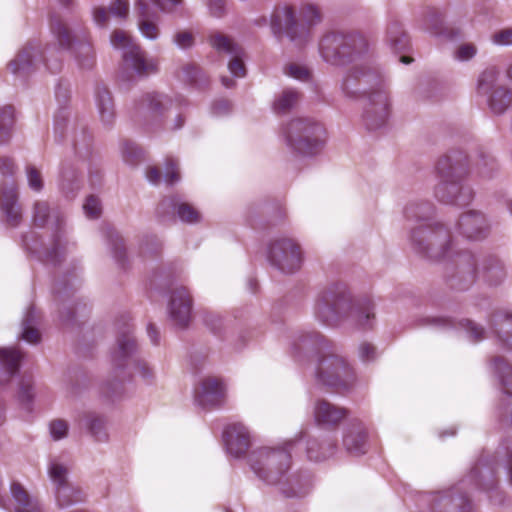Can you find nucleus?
Instances as JSON below:
<instances>
[{"mask_svg": "<svg viewBox=\"0 0 512 512\" xmlns=\"http://www.w3.org/2000/svg\"><path fill=\"white\" fill-rule=\"evenodd\" d=\"M410 240L414 250L423 257L446 261L444 278L452 289L467 290L478 279L497 286L506 278L505 264L497 255L457 251L450 232L441 224H421L413 228Z\"/></svg>", "mask_w": 512, "mask_h": 512, "instance_id": "obj_1", "label": "nucleus"}, {"mask_svg": "<svg viewBox=\"0 0 512 512\" xmlns=\"http://www.w3.org/2000/svg\"><path fill=\"white\" fill-rule=\"evenodd\" d=\"M497 465L494 459L488 456L481 457L455 486L430 493L428 501L431 512H471L469 494L475 490L494 493L495 495H489L490 500L494 504H502V497L497 490Z\"/></svg>", "mask_w": 512, "mask_h": 512, "instance_id": "obj_2", "label": "nucleus"}, {"mask_svg": "<svg viewBox=\"0 0 512 512\" xmlns=\"http://www.w3.org/2000/svg\"><path fill=\"white\" fill-rule=\"evenodd\" d=\"M341 90L347 97L368 93L363 112V122L370 131H376L388 121L390 101L386 81L376 69L362 65L350 68L341 81Z\"/></svg>", "mask_w": 512, "mask_h": 512, "instance_id": "obj_3", "label": "nucleus"}, {"mask_svg": "<svg viewBox=\"0 0 512 512\" xmlns=\"http://www.w3.org/2000/svg\"><path fill=\"white\" fill-rule=\"evenodd\" d=\"M304 435L297 440H289L281 449L260 447L249 455V465L257 477L271 485H278L286 497H302L309 491L310 480L298 475H287L291 464V453Z\"/></svg>", "mask_w": 512, "mask_h": 512, "instance_id": "obj_4", "label": "nucleus"}, {"mask_svg": "<svg viewBox=\"0 0 512 512\" xmlns=\"http://www.w3.org/2000/svg\"><path fill=\"white\" fill-rule=\"evenodd\" d=\"M314 317L325 326H337L349 319L361 329L372 328L375 322L374 304L369 298L354 299L343 285H333L318 294Z\"/></svg>", "mask_w": 512, "mask_h": 512, "instance_id": "obj_5", "label": "nucleus"}, {"mask_svg": "<svg viewBox=\"0 0 512 512\" xmlns=\"http://www.w3.org/2000/svg\"><path fill=\"white\" fill-rule=\"evenodd\" d=\"M436 171L440 181L434 194L439 201L462 206L472 200L471 188L462 184L468 172L467 157L463 152L452 151L442 156L436 164Z\"/></svg>", "mask_w": 512, "mask_h": 512, "instance_id": "obj_6", "label": "nucleus"}, {"mask_svg": "<svg viewBox=\"0 0 512 512\" xmlns=\"http://www.w3.org/2000/svg\"><path fill=\"white\" fill-rule=\"evenodd\" d=\"M283 136L289 151L297 157H313L320 153L325 140L324 126L312 118H296L283 128Z\"/></svg>", "mask_w": 512, "mask_h": 512, "instance_id": "obj_7", "label": "nucleus"}, {"mask_svg": "<svg viewBox=\"0 0 512 512\" xmlns=\"http://www.w3.org/2000/svg\"><path fill=\"white\" fill-rule=\"evenodd\" d=\"M129 324L119 330L116 347L111 353V373L104 389L109 397H119L124 393V384L132 380V374L127 368L131 357L137 351V344L132 336Z\"/></svg>", "mask_w": 512, "mask_h": 512, "instance_id": "obj_8", "label": "nucleus"}, {"mask_svg": "<svg viewBox=\"0 0 512 512\" xmlns=\"http://www.w3.org/2000/svg\"><path fill=\"white\" fill-rule=\"evenodd\" d=\"M367 51V42L358 33L329 32L319 42L322 59L331 65L344 66Z\"/></svg>", "mask_w": 512, "mask_h": 512, "instance_id": "obj_9", "label": "nucleus"}, {"mask_svg": "<svg viewBox=\"0 0 512 512\" xmlns=\"http://www.w3.org/2000/svg\"><path fill=\"white\" fill-rule=\"evenodd\" d=\"M301 16L305 24L297 22L294 11L291 7L285 6L277 10L271 19V28L278 37L282 34V23L284 24V33L289 40L296 46H304L311 38L310 29L321 22V12L313 4L303 5Z\"/></svg>", "mask_w": 512, "mask_h": 512, "instance_id": "obj_10", "label": "nucleus"}, {"mask_svg": "<svg viewBox=\"0 0 512 512\" xmlns=\"http://www.w3.org/2000/svg\"><path fill=\"white\" fill-rule=\"evenodd\" d=\"M318 384L332 389L337 393H347L356 384L353 367L341 355L333 352L321 354L314 372Z\"/></svg>", "mask_w": 512, "mask_h": 512, "instance_id": "obj_11", "label": "nucleus"}, {"mask_svg": "<svg viewBox=\"0 0 512 512\" xmlns=\"http://www.w3.org/2000/svg\"><path fill=\"white\" fill-rule=\"evenodd\" d=\"M32 209V218L35 225L42 227L50 222L54 228L52 245L51 248L46 250L45 258L47 261L57 264L69 246L63 228L64 215L58 210H51L49 203L44 200H36Z\"/></svg>", "mask_w": 512, "mask_h": 512, "instance_id": "obj_12", "label": "nucleus"}, {"mask_svg": "<svg viewBox=\"0 0 512 512\" xmlns=\"http://www.w3.org/2000/svg\"><path fill=\"white\" fill-rule=\"evenodd\" d=\"M175 102L174 99L162 93H146L135 103L134 120L149 129L159 127L167 118L168 112L175 106Z\"/></svg>", "mask_w": 512, "mask_h": 512, "instance_id": "obj_13", "label": "nucleus"}, {"mask_svg": "<svg viewBox=\"0 0 512 512\" xmlns=\"http://www.w3.org/2000/svg\"><path fill=\"white\" fill-rule=\"evenodd\" d=\"M51 32L63 50L72 47L74 39H79L75 46V58L82 69H91L95 63V55L91 44L87 41H80L86 38V32L83 29L75 30L71 33L69 27L60 18L51 19Z\"/></svg>", "mask_w": 512, "mask_h": 512, "instance_id": "obj_14", "label": "nucleus"}, {"mask_svg": "<svg viewBox=\"0 0 512 512\" xmlns=\"http://www.w3.org/2000/svg\"><path fill=\"white\" fill-rule=\"evenodd\" d=\"M110 43L115 49L123 51V61L127 68L132 69L137 75L145 76L157 71L154 60L148 59L144 51L122 30H115L110 37Z\"/></svg>", "mask_w": 512, "mask_h": 512, "instance_id": "obj_15", "label": "nucleus"}, {"mask_svg": "<svg viewBox=\"0 0 512 512\" xmlns=\"http://www.w3.org/2000/svg\"><path fill=\"white\" fill-rule=\"evenodd\" d=\"M270 263L283 273L291 274L298 271L303 262L300 245L291 238L275 239L269 246Z\"/></svg>", "mask_w": 512, "mask_h": 512, "instance_id": "obj_16", "label": "nucleus"}, {"mask_svg": "<svg viewBox=\"0 0 512 512\" xmlns=\"http://www.w3.org/2000/svg\"><path fill=\"white\" fill-rule=\"evenodd\" d=\"M225 396L224 383L215 377L203 378L194 391L195 403L204 409L220 407L224 403Z\"/></svg>", "mask_w": 512, "mask_h": 512, "instance_id": "obj_17", "label": "nucleus"}, {"mask_svg": "<svg viewBox=\"0 0 512 512\" xmlns=\"http://www.w3.org/2000/svg\"><path fill=\"white\" fill-rule=\"evenodd\" d=\"M210 45L220 53H225L231 56V60L228 64V69L235 77H244L246 69L242 58L244 51L232 38L221 34L215 33L210 36Z\"/></svg>", "mask_w": 512, "mask_h": 512, "instance_id": "obj_18", "label": "nucleus"}, {"mask_svg": "<svg viewBox=\"0 0 512 512\" xmlns=\"http://www.w3.org/2000/svg\"><path fill=\"white\" fill-rule=\"evenodd\" d=\"M223 441L227 453L234 458H240L246 454L251 445V434L244 424L233 423L225 428Z\"/></svg>", "mask_w": 512, "mask_h": 512, "instance_id": "obj_19", "label": "nucleus"}, {"mask_svg": "<svg viewBox=\"0 0 512 512\" xmlns=\"http://www.w3.org/2000/svg\"><path fill=\"white\" fill-rule=\"evenodd\" d=\"M456 228L467 239L482 240L488 236L490 224L481 212L469 211L460 216Z\"/></svg>", "mask_w": 512, "mask_h": 512, "instance_id": "obj_20", "label": "nucleus"}, {"mask_svg": "<svg viewBox=\"0 0 512 512\" xmlns=\"http://www.w3.org/2000/svg\"><path fill=\"white\" fill-rule=\"evenodd\" d=\"M169 316L175 325L186 327L191 318L192 298L183 286L173 290L168 306Z\"/></svg>", "mask_w": 512, "mask_h": 512, "instance_id": "obj_21", "label": "nucleus"}, {"mask_svg": "<svg viewBox=\"0 0 512 512\" xmlns=\"http://www.w3.org/2000/svg\"><path fill=\"white\" fill-rule=\"evenodd\" d=\"M347 415L348 411L344 407L337 406L325 399H319L314 404L313 417L315 424L319 427H336Z\"/></svg>", "mask_w": 512, "mask_h": 512, "instance_id": "obj_22", "label": "nucleus"}, {"mask_svg": "<svg viewBox=\"0 0 512 512\" xmlns=\"http://www.w3.org/2000/svg\"><path fill=\"white\" fill-rule=\"evenodd\" d=\"M368 434L364 424L360 421L349 423L343 434V446L347 453L360 456L367 452Z\"/></svg>", "mask_w": 512, "mask_h": 512, "instance_id": "obj_23", "label": "nucleus"}, {"mask_svg": "<svg viewBox=\"0 0 512 512\" xmlns=\"http://www.w3.org/2000/svg\"><path fill=\"white\" fill-rule=\"evenodd\" d=\"M326 343L324 336L318 332H298L291 343L292 354L298 361H301L302 354L320 352L326 347Z\"/></svg>", "mask_w": 512, "mask_h": 512, "instance_id": "obj_24", "label": "nucleus"}, {"mask_svg": "<svg viewBox=\"0 0 512 512\" xmlns=\"http://www.w3.org/2000/svg\"><path fill=\"white\" fill-rule=\"evenodd\" d=\"M40 54L37 45L28 44L9 62L8 68L15 76L25 78L34 71Z\"/></svg>", "mask_w": 512, "mask_h": 512, "instance_id": "obj_25", "label": "nucleus"}, {"mask_svg": "<svg viewBox=\"0 0 512 512\" xmlns=\"http://www.w3.org/2000/svg\"><path fill=\"white\" fill-rule=\"evenodd\" d=\"M0 210L6 223L17 227L22 221V208L18 202V192L15 186L4 187L0 190Z\"/></svg>", "mask_w": 512, "mask_h": 512, "instance_id": "obj_26", "label": "nucleus"}, {"mask_svg": "<svg viewBox=\"0 0 512 512\" xmlns=\"http://www.w3.org/2000/svg\"><path fill=\"white\" fill-rule=\"evenodd\" d=\"M171 211L176 212L178 217L187 223H196L200 220V214L191 205L180 203L177 198L164 199L157 208L159 216L163 217Z\"/></svg>", "mask_w": 512, "mask_h": 512, "instance_id": "obj_27", "label": "nucleus"}, {"mask_svg": "<svg viewBox=\"0 0 512 512\" xmlns=\"http://www.w3.org/2000/svg\"><path fill=\"white\" fill-rule=\"evenodd\" d=\"M493 333L499 345L507 351L512 350V315L497 312L492 318Z\"/></svg>", "mask_w": 512, "mask_h": 512, "instance_id": "obj_28", "label": "nucleus"}, {"mask_svg": "<svg viewBox=\"0 0 512 512\" xmlns=\"http://www.w3.org/2000/svg\"><path fill=\"white\" fill-rule=\"evenodd\" d=\"M337 451L336 440L325 438L321 441L309 439L306 441L307 457L315 462L324 461L332 457Z\"/></svg>", "mask_w": 512, "mask_h": 512, "instance_id": "obj_29", "label": "nucleus"}, {"mask_svg": "<svg viewBox=\"0 0 512 512\" xmlns=\"http://www.w3.org/2000/svg\"><path fill=\"white\" fill-rule=\"evenodd\" d=\"M96 106L101 122L110 126L115 120V109L111 93L105 86H98L96 89Z\"/></svg>", "mask_w": 512, "mask_h": 512, "instance_id": "obj_30", "label": "nucleus"}, {"mask_svg": "<svg viewBox=\"0 0 512 512\" xmlns=\"http://www.w3.org/2000/svg\"><path fill=\"white\" fill-rule=\"evenodd\" d=\"M491 367L499 381L503 394L512 397V366L500 356L491 360Z\"/></svg>", "mask_w": 512, "mask_h": 512, "instance_id": "obj_31", "label": "nucleus"}, {"mask_svg": "<svg viewBox=\"0 0 512 512\" xmlns=\"http://www.w3.org/2000/svg\"><path fill=\"white\" fill-rule=\"evenodd\" d=\"M57 506L61 509L81 503L85 500L82 489L73 483L60 486L54 490Z\"/></svg>", "mask_w": 512, "mask_h": 512, "instance_id": "obj_32", "label": "nucleus"}, {"mask_svg": "<svg viewBox=\"0 0 512 512\" xmlns=\"http://www.w3.org/2000/svg\"><path fill=\"white\" fill-rule=\"evenodd\" d=\"M487 96V103L490 110L497 115L503 114L512 103V91L500 85Z\"/></svg>", "mask_w": 512, "mask_h": 512, "instance_id": "obj_33", "label": "nucleus"}, {"mask_svg": "<svg viewBox=\"0 0 512 512\" xmlns=\"http://www.w3.org/2000/svg\"><path fill=\"white\" fill-rule=\"evenodd\" d=\"M10 491L16 503L15 512H41L38 502L28 495L21 484L13 482Z\"/></svg>", "mask_w": 512, "mask_h": 512, "instance_id": "obj_34", "label": "nucleus"}, {"mask_svg": "<svg viewBox=\"0 0 512 512\" xmlns=\"http://www.w3.org/2000/svg\"><path fill=\"white\" fill-rule=\"evenodd\" d=\"M135 9L139 17L138 26L141 34L149 40L157 39L159 29L149 18L148 5L143 0H138L135 4Z\"/></svg>", "mask_w": 512, "mask_h": 512, "instance_id": "obj_35", "label": "nucleus"}, {"mask_svg": "<svg viewBox=\"0 0 512 512\" xmlns=\"http://www.w3.org/2000/svg\"><path fill=\"white\" fill-rule=\"evenodd\" d=\"M36 323V311L34 307H29L22 320L21 338L31 344H35L40 340V333L35 327Z\"/></svg>", "mask_w": 512, "mask_h": 512, "instance_id": "obj_36", "label": "nucleus"}, {"mask_svg": "<svg viewBox=\"0 0 512 512\" xmlns=\"http://www.w3.org/2000/svg\"><path fill=\"white\" fill-rule=\"evenodd\" d=\"M69 467L59 459H52L48 467V475L54 490L60 486L71 484L68 480Z\"/></svg>", "mask_w": 512, "mask_h": 512, "instance_id": "obj_37", "label": "nucleus"}, {"mask_svg": "<svg viewBox=\"0 0 512 512\" xmlns=\"http://www.w3.org/2000/svg\"><path fill=\"white\" fill-rule=\"evenodd\" d=\"M433 212V206L429 202H410L404 209V215L409 221H425Z\"/></svg>", "mask_w": 512, "mask_h": 512, "instance_id": "obj_38", "label": "nucleus"}, {"mask_svg": "<svg viewBox=\"0 0 512 512\" xmlns=\"http://www.w3.org/2000/svg\"><path fill=\"white\" fill-rule=\"evenodd\" d=\"M387 41L395 51H401L407 47L409 43L408 37L399 22L393 21L389 24L387 28Z\"/></svg>", "mask_w": 512, "mask_h": 512, "instance_id": "obj_39", "label": "nucleus"}, {"mask_svg": "<svg viewBox=\"0 0 512 512\" xmlns=\"http://www.w3.org/2000/svg\"><path fill=\"white\" fill-rule=\"evenodd\" d=\"M499 78V71L495 67L486 68L480 75L477 81V92L480 95H488L497 85Z\"/></svg>", "mask_w": 512, "mask_h": 512, "instance_id": "obj_40", "label": "nucleus"}, {"mask_svg": "<svg viewBox=\"0 0 512 512\" xmlns=\"http://www.w3.org/2000/svg\"><path fill=\"white\" fill-rule=\"evenodd\" d=\"M162 242L156 235H144L139 243V255L143 258L158 256L162 251Z\"/></svg>", "mask_w": 512, "mask_h": 512, "instance_id": "obj_41", "label": "nucleus"}, {"mask_svg": "<svg viewBox=\"0 0 512 512\" xmlns=\"http://www.w3.org/2000/svg\"><path fill=\"white\" fill-rule=\"evenodd\" d=\"M21 358L22 354L17 349L0 348V364L4 366L9 377L18 371Z\"/></svg>", "mask_w": 512, "mask_h": 512, "instance_id": "obj_42", "label": "nucleus"}, {"mask_svg": "<svg viewBox=\"0 0 512 512\" xmlns=\"http://www.w3.org/2000/svg\"><path fill=\"white\" fill-rule=\"evenodd\" d=\"M85 425L97 441H107L106 421L102 416L93 413L88 414L85 417Z\"/></svg>", "mask_w": 512, "mask_h": 512, "instance_id": "obj_43", "label": "nucleus"}, {"mask_svg": "<svg viewBox=\"0 0 512 512\" xmlns=\"http://www.w3.org/2000/svg\"><path fill=\"white\" fill-rule=\"evenodd\" d=\"M300 99L298 91L293 89L284 90L274 102V109L277 113H286L297 105Z\"/></svg>", "mask_w": 512, "mask_h": 512, "instance_id": "obj_44", "label": "nucleus"}, {"mask_svg": "<svg viewBox=\"0 0 512 512\" xmlns=\"http://www.w3.org/2000/svg\"><path fill=\"white\" fill-rule=\"evenodd\" d=\"M14 125V108L5 106L0 109V143L6 142Z\"/></svg>", "mask_w": 512, "mask_h": 512, "instance_id": "obj_45", "label": "nucleus"}, {"mask_svg": "<svg viewBox=\"0 0 512 512\" xmlns=\"http://www.w3.org/2000/svg\"><path fill=\"white\" fill-rule=\"evenodd\" d=\"M133 374L138 376L143 384L152 385L155 382L156 376L153 368L143 359H134L132 361Z\"/></svg>", "mask_w": 512, "mask_h": 512, "instance_id": "obj_46", "label": "nucleus"}, {"mask_svg": "<svg viewBox=\"0 0 512 512\" xmlns=\"http://www.w3.org/2000/svg\"><path fill=\"white\" fill-rule=\"evenodd\" d=\"M496 170L495 159L485 152H480L476 162L477 174L482 178H491Z\"/></svg>", "mask_w": 512, "mask_h": 512, "instance_id": "obj_47", "label": "nucleus"}, {"mask_svg": "<svg viewBox=\"0 0 512 512\" xmlns=\"http://www.w3.org/2000/svg\"><path fill=\"white\" fill-rule=\"evenodd\" d=\"M26 179L28 187L35 193H40L44 188V180L41 171L34 165H27Z\"/></svg>", "mask_w": 512, "mask_h": 512, "instance_id": "obj_48", "label": "nucleus"}, {"mask_svg": "<svg viewBox=\"0 0 512 512\" xmlns=\"http://www.w3.org/2000/svg\"><path fill=\"white\" fill-rule=\"evenodd\" d=\"M108 238L114 258L117 262L123 263L126 256L123 238L113 229L109 230Z\"/></svg>", "mask_w": 512, "mask_h": 512, "instance_id": "obj_49", "label": "nucleus"}, {"mask_svg": "<svg viewBox=\"0 0 512 512\" xmlns=\"http://www.w3.org/2000/svg\"><path fill=\"white\" fill-rule=\"evenodd\" d=\"M284 72L287 76L302 82H307L311 78L310 70L299 63H289L286 65Z\"/></svg>", "mask_w": 512, "mask_h": 512, "instance_id": "obj_50", "label": "nucleus"}, {"mask_svg": "<svg viewBox=\"0 0 512 512\" xmlns=\"http://www.w3.org/2000/svg\"><path fill=\"white\" fill-rule=\"evenodd\" d=\"M34 395L32 384L28 381H22L19 389V400L26 410L31 409Z\"/></svg>", "mask_w": 512, "mask_h": 512, "instance_id": "obj_51", "label": "nucleus"}, {"mask_svg": "<svg viewBox=\"0 0 512 512\" xmlns=\"http://www.w3.org/2000/svg\"><path fill=\"white\" fill-rule=\"evenodd\" d=\"M477 54V47L472 43L461 44L454 51V58L461 62H466L474 58Z\"/></svg>", "mask_w": 512, "mask_h": 512, "instance_id": "obj_52", "label": "nucleus"}, {"mask_svg": "<svg viewBox=\"0 0 512 512\" xmlns=\"http://www.w3.org/2000/svg\"><path fill=\"white\" fill-rule=\"evenodd\" d=\"M49 429H50L51 437L57 441V440H61V439L65 438L67 436L69 426L66 421H64L62 419H56L50 423Z\"/></svg>", "mask_w": 512, "mask_h": 512, "instance_id": "obj_53", "label": "nucleus"}, {"mask_svg": "<svg viewBox=\"0 0 512 512\" xmlns=\"http://www.w3.org/2000/svg\"><path fill=\"white\" fill-rule=\"evenodd\" d=\"M83 210L88 218H98L101 214V205L99 199L95 196H89L83 205Z\"/></svg>", "mask_w": 512, "mask_h": 512, "instance_id": "obj_54", "label": "nucleus"}, {"mask_svg": "<svg viewBox=\"0 0 512 512\" xmlns=\"http://www.w3.org/2000/svg\"><path fill=\"white\" fill-rule=\"evenodd\" d=\"M164 178L168 184H174L180 179L178 164L173 158L166 160Z\"/></svg>", "mask_w": 512, "mask_h": 512, "instance_id": "obj_55", "label": "nucleus"}, {"mask_svg": "<svg viewBox=\"0 0 512 512\" xmlns=\"http://www.w3.org/2000/svg\"><path fill=\"white\" fill-rule=\"evenodd\" d=\"M442 17L437 11H431L424 19L423 28L430 30L432 33H439Z\"/></svg>", "mask_w": 512, "mask_h": 512, "instance_id": "obj_56", "label": "nucleus"}, {"mask_svg": "<svg viewBox=\"0 0 512 512\" xmlns=\"http://www.w3.org/2000/svg\"><path fill=\"white\" fill-rule=\"evenodd\" d=\"M123 156L127 163L134 165L142 156V150L134 143H126L123 148Z\"/></svg>", "mask_w": 512, "mask_h": 512, "instance_id": "obj_57", "label": "nucleus"}, {"mask_svg": "<svg viewBox=\"0 0 512 512\" xmlns=\"http://www.w3.org/2000/svg\"><path fill=\"white\" fill-rule=\"evenodd\" d=\"M173 42L180 49H188L194 45V37L189 31H179L174 35Z\"/></svg>", "mask_w": 512, "mask_h": 512, "instance_id": "obj_58", "label": "nucleus"}, {"mask_svg": "<svg viewBox=\"0 0 512 512\" xmlns=\"http://www.w3.org/2000/svg\"><path fill=\"white\" fill-rule=\"evenodd\" d=\"M184 78L190 83L197 84L200 77L202 76V70L194 63H189L182 68Z\"/></svg>", "mask_w": 512, "mask_h": 512, "instance_id": "obj_59", "label": "nucleus"}, {"mask_svg": "<svg viewBox=\"0 0 512 512\" xmlns=\"http://www.w3.org/2000/svg\"><path fill=\"white\" fill-rule=\"evenodd\" d=\"M109 11L112 15L121 19H126L129 13L128 0H115L111 3Z\"/></svg>", "mask_w": 512, "mask_h": 512, "instance_id": "obj_60", "label": "nucleus"}, {"mask_svg": "<svg viewBox=\"0 0 512 512\" xmlns=\"http://www.w3.org/2000/svg\"><path fill=\"white\" fill-rule=\"evenodd\" d=\"M461 326L467 331L469 336L474 341H480L483 339L484 335V329L483 327L477 325L476 323L472 322L471 320H464L461 323Z\"/></svg>", "mask_w": 512, "mask_h": 512, "instance_id": "obj_61", "label": "nucleus"}, {"mask_svg": "<svg viewBox=\"0 0 512 512\" xmlns=\"http://www.w3.org/2000/svg\"><path fill=\"white\" fill-rule=\"evenodd\" d=\"M492 41L501 46L512 45V28H506L494 33Z\"/></svg>", "mask_w": 512, "mask_h": 512, "instance_id": "obj_62", "label": "nucleus"}, {"mask_svg": "<svg viewBox=\"0 0 512 512\" xmlns=\"http://www.w3.org/2000/svg\"><path fill=\"white\" fill-rule=\"evenodd\" d=\"M208 9L210 14L215 18H221L226 14L225 0H209Z\"/></svg>", "mask_w": 512, "mask_h": 512, "instance_id": "obj_63", "label": "nucleus"}, {"mask_svg": "<svg viewBox=\"0 0 512 512\" xmlns=\"http://www.w3.org/2000/svg\"><path fill=\"white\" fill-rule=\"evenodd\" d=\"M359 357L362 361H371L376 357V349L370 343H362L359 346Z\"/></svg>", "mask_w": 512, "mask_h": 512, "instance_id": "obj_64", "label": "nucleus"}]
</instances>
